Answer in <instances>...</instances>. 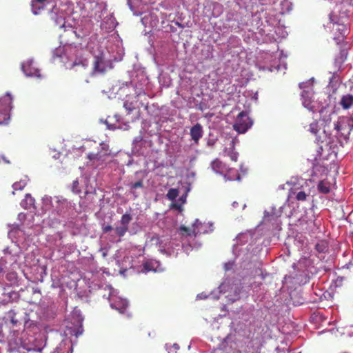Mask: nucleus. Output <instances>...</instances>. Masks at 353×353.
Instances as JSON below:
<instances>
[{
    "label": "nucleus",
    "mask_w": 353,
    "mask_h": 353,
    "mask_svg": "<svg viewBox=\"0 0 353 353\" xmlns=\"http://www.w3.org/2000/svg\"><path fill=\"white\" fill-rule=\"evenodd\" d=\"M67 68L72 71L79 77H86L90 72L89 61L83 57H77L71 64L67 66Z\"/></svg>",
    "instance_id": "nucleus-1"
},
{
    "label": "nucleus",
    "mask_w": 353,
    "mask_h": 353,
    "mask_svg": "<svg viewBox=\"0 0 353 353\" xmlns=\"http://www.w3.org/2000/svg\"><path fill=\"white\" fill-rule=\"evenodd\" d=\"M12 99L10 94H6L0 99V125L8 124L10 119Z\"/></svg>",
    "instance_id": "nucleus-2"
},
{
    "label": "nucleus",
    "mask_w": 353,
    "mask_h": 353,
    "mask_svg": "<svg viewBox=\"0 0 353 353\" xmlns=\"http://www.w3.org/2000/svg\"><path fill=\"white\" fill-rule=\"evenodd\" d=\"M111 156V151L107 144L103 143L101 145V148L97 152H90L88 154V159L93 163H97V165H101L105 162Z\"/></svg>",
    "instance_id": "nucleus-3"
},
{
    "label": "nucleus",
    "mask_w": 353,
    "mask_h": 353,
    "mask_svg": "<svg viewBox=\"0 0 353 353\" xmlns=\"http://www.w3.org/2000/svg\"><path fill=\"white\" fill-rule=\"evenodd\" d=\"M252 125V121L248 117L247 112H241L234 124V129L239 133H245Z\"/></svg>",
    "instance_id": "nucleus-4"
},
{
    "label": "nucleus",
    "mask_w": 353,
    "mask_h": 353,
    "mask_svg": "<svg viewBox=\"0 0 353 353\" xmlns=\"http://www.w3.org/2000/svg\"><path fill=\"white\" fill-rule=\"evenodd\" d=\"M334 16L332 14H330V20L332 23H334L333 30L335 31L336 36L334 37V39L340 41L343 40L349 33V29L347 26L344 23H341L339 22H335L334 19Z\"/></svg>",
    "instance_id": "nucleus-5"
},
{
    "label": "nucleus",
    "mask_w": 353,
    "mask_h": 353,
    "mask_svg": "<svg viewBox=\"0 0 353 353\" xmlns=\"http://www.w3.org/2000/svg\"><path fill=\"white\" fill-rule=\"evenodd\" d=\"M108 70V65L101 57L95 56L90 76L93 77L97 74H104Z\"/></svg>",
    "instance_id": "nucleus-6"
},
{
    "label": "nucleus",
    "mask_w": 353,
    "mask_h": 353,
    "mask_svg": "<svg viewBox=\"0 0 353 353\" xmlns=\"http://www.w3.org/2000/svg\"><path fill=\"white\" fill-rule=\"evenodd\" d=\"M21 69L27 77L41 78L40 71L37 68L32 60H28L21 65Z\"/></svg>",
    "instance_id": "nucleus-7"
},
{
    "label": "nucleus",
    "mask_w": 353,
    "mask_h": 353,
    "mask_svg": "<svg viewBox=\"0 0 353 353\" xmlns=\"http://www.w3.org/2000/svg\"><path fill=\"white\" fill-rule=\"evenodd\" d=\"M334 125L336 134L340 136L349 135L352 130L345 119H339Z\"/></svg>",
    "instance_id": "nucleus-8"
},
{
    "label": "nucleus",
    "mask_w": 353,
    "mask_h": 353,
    "mask_svg": "<svg viewBox=\"0 0 353 353\" xmlns=\"http://www.w3.org/2000/svg\"><path fill=\"white\" fill-rule=\"evenodd\" d=\"M199 225H201V222L199 221V219H196L191 228L181 225L179 229L181 232H185L187 236H196L198 234L204 233V232L197 229Z\"/></svg>",
    "instance_id": "nucleus-9"
},
{
    "label": "nucleus",
    "mask_w": 353,
    "mask_h": 353,
    "mask_svg": "<svg viewBox=\"0 0 353 353\" xmlns=\"http://www.w3.org/2000/svg\"><path fill=\"white\" fill-rule=\"evenodd\" d=\"M203 134V127L200 123H196L190 128V134L194 143L197 144Z\"/></svg>",
    "instance_id": "nucleus-10"
},
{
    "label": "nucleus",
    "mask_w": 353,
    "mask_h": 353,
    "mask_svg": "<svg viewBox=\"0 0 353 353\" xmlns=\"http://www.w3.org/2000/svg\"><path fill=\"white\" fill-rule=\"evenodd\" d=\"M289 194L290 197L294 196L295 199L298 201H305L310 196V191L307 193L301 188L299 191H298V189L292 188Z\"/></svg>",
    "instance_id": "nucleus-11"
},
{
    "label": "nucleus",
    "mask_w": 353,
    "mask_h": 353,
    "mask_svg": "<svg viewBox=\"0 0 353 353\" xmlns=\"http://www.w3.org/2000/svg\"><path fill=\"white\" fill-rule=\"evenodd\" d=\"M211 168L213 171L221 174H225L228 170L227 165L218 159L211 163Z\"/></svg>",
    "instance_id": "nucleus-12"
},
{
    "label": "nucleus",
    "mask_w": 353,
    "mask_h": 353,
    "mask_svg": "<svg viewBox=\"0 0 353 353\" xmlns=\"http://www.w3.org/2000/svg\"><path fill=\"white\" fill-rule=\"evenodd\" d=\"M63 21V19L61 17L57 18L56 20L57 25L60 24V29H63L65 32H68V34L70 36H74V37H78L77 32L74 30V28L70 25H66L65 22L61 24V22Z\"/></svg>",
    "instance_id": "nucleus-13"
},
{
    "label": "nucleus",
    "mask_w": 353,
    "mask_h": 353,
    "mask_svg": "<svg viewBox=\"0 0 353 353\" xmlns=\"http://www.w3.org/2000/svg\"><path fill=\"white\" fill-rule=\"evenodd\" d=\"M341 105L344 109H348L353 105V95H343L340 101Z\"/></svg>",
    "instance_id": "nucleus-14"
},
{
    "label": "nucleus",
    "mask_w": 353,
    "mask_h": 353,
    "mask_svg": "<svg viewBox=\"0 0 353 353\" xmlns=\"http://www.w3.org/2000/svg\"><path fill=\"white\" fill-rule=\"evenodd\" d=\"M34 199L30 194H26L21 205L25 209H30L32 207H34Z\"/></svg>",
    "instance_id": "nucleus-15"
},
{
    "label": "nucleus",
    "mask_w": 353,
    "mask_h": 353,
    "mask_svg": "<svg viewBox=\"0 0 353 353\" xmlns=\"http://www.w3.org/2000/svg\"><path fill=\"white\" fill-rule=\"evenodd\" d=\"M317 189L321 193L327 194L330 192V183L325 180L320 181L317 185Z\"/></svg>",
    "instance_id": "nucleus-16"
},
{
    "label": "nucleus",
    "mask_w": 353,
    "mask_h": 353,
    "mask_svg": "<svg viewBox=\"0 0 353 353\" xmlns=\"http://www.w3.org/2000/svg\"><path fill=\"white\" fill-rule=\"evenodd\" d=\"M179 195V190L176 188H171L167 193V198L170 200H174Z\"/></svg>",
    "instance_id": "nucleus-17"
},
{
    "label": "nucleus",
    "mask_w": 353,
    "mask_h": 353,
    "mask_svg": "<svg viewBox=\"0 0 353 353\" xmlns=\"http://www.w3.org/2000/svg\"><path fill=\"white\" fill-rule=\"evenodd\" d=\"M132 216L130 214L126 213L124 214L121 219V223L122 225L128 226L129 223L132 221Z\"/></svg>",
    "instance_id": "nucleus-18"
},
{
    "label": "nucleus",
    "mask_w": 353,
    "mask_h": 353,
    "mask_svg": "<svg viewBox=\"0 0 353 353\" xmlns=\"http://www.w3.org/2000/svg\"><path fill=\"white\" fill-rule=\"evenodd\" d=\"M128 226L121 225V226L117 227L115 228L116 234L120 237L123 236L125 234V233L128 232Z\"/></svg>",
    "instance_id": "nucleus-19"
},
{
    "label": "nucleus",
    "mask_w": 353,
    "mask_h": 353,
    "mask_svg": "<svg viewBox=\"0 0 353 353\" xmlns=\"http://www.w3.org/2000/svg\"><path fill=\"white\" fill-rule=\"evenodd\" d=\"M56 202L57 203V206L56 207L57 212L59 215H62L64 213L63 208L65 205V201L57 200Z\"/></svg>",
    "instance_id": "nucleus-20"
},
{
    "label": "nucleus",
    "mask_w": 353,
    "mask_h": 353,
    "mask_svg": "<svg viewBox=\"0 0 353 353\" xmlns=\"http://www.w3.org/2000/svg\"><path fill=\"white\" fill-rule=\"evenodd\" d=\"M307 130L312 132V134H316L319 131L318 123L316 121H314L313 122H312L308 125V128L307 129Z\"/></svg>",
    "instance_id": "nucleus-21"
},
{
    "label": "nucleus",
    "mask_w": 353,
    "mask_h": 353,
    "mask_svg": "<svg viewBox=\"0 0 353 353\" xmlns=\"http://www.w3.org/2000/svg\"><path fill=\"white\" fill-rule=\"evenodd\" d=\"M72 191L74 194H80L81 192V188L79 186V182L78 179L73 181L72 184Z\"/></svg>",
    "instance_id": "nucleus-22"
},
{
    "label": "nucleus",
    "mask_w": 353,
    "mask_h": 353,
    "mask_svg": "<svg viewBox=\"0 0 353 353\" xmlns=\"http://www.w3.org/2000/svg\"><path fill=\"white\" fill-rule=\"evenodd\" d=\"M26 185V183L24 181H20L15 182L12 186L14 190H21L25 188Z\"/></svg>",
    "instance_id": "nucleus-23"
},
{
    "label": "nucleus",
    "mask_w": 353,
    "mask_h": 353,
    "mask_svg": "<svg viewBox=\"0 0 353 353\" xmlns=\"http://www.w3.org/2000/svg\"><path fill=\"white\" fill-rule=\"evenodd\" d=\"M122 305H122V307H117V306H116V305H115V304H114V305L112 304V307H115V308H116L117 310H119V312L120 313H124V312H125V310H126V308H127V307H128V303L126 301H124L122 303Z\"/></svg>",
    "instance_id": "nucleus-24"
},
{
    "label": "nucleus",
    "mask_w": 353,
    "mask_h": 353,
    "mask_svg": "<svg viewBox=\"0 0 353 353\" xmlns=\"http://www.w3.org/2000/svg\"><path fill=\"white\" fill-rule=\"evenodd\" d=\"M143 186V181L142 180H139L135 183H130V188L132 190V189H137V188H142Z\"/></svg>",
    "instance_id": "nucleus-25"
},
{
    "label": "nucleus",
    "mask_w": 353,
    "mask_h": 353,
    "mask_svg": "<svg viewBox=\"0 0 353 353\" xmlns=\"http://www.w3.org/2000/svg\"><path fill=\"white\" fill-rule=\"evenodd\" d=\"M186 200V196L183 195L180 197L179 201L181 202V204L175 203L173 205V207L177 210H181V205L183 204L185 202Z\"/></svg>",
    "instance_id": "nucleus-26"
},
{
    "label": "nucleus",
    "mask_w": 353,
    "mask_h": 353,
    "mask_svg": "<svg viewBox=\"0 0 353 353\" xmlns=\"http://www.w3.org/2000/svg\"><path fill=\"white\" fill-rule=\"evenodd\" d=\"M123 107L129 112H132L134 107L133 106L132 103H128V101L124 102Z\"/></svg>",
    "instance_id": "nucleus-27"
},
{
    "label": "nucleus",
    "mask_w": 353,
    "mask_h": 353,
    "mask_svg": "<svg viewBox=\"0 0 353 353\" xmlns=\"http://www.w3.org/2000/svg\"><path fill=\"white\" fill-rule=\"evenodd\" d=\"M316 250H317L319 252H325V247H323V243H322V244L318 243V244H316Z\"/></svg>",
    "instance_id": "nucleus-28"
},
{
    "label": "nucleus",
    "mask_w": 353,
    "mask_h": 353,
    "mask_svg": "<svg viewBox=\"0 0 353 353\" xmlns=\"http://www.w3.org/2000/svg\"><path fill=\"white\" fill-rule=\"evenodd\" d=\"M143 268L146 272H148L152 270L150 267V263L149 262H146L143 264Z\"/></svg>",
    "instance_id": "nucleus-29"
},
{
    "label": "nucleus",
    "mask_w": 353,
    "mask_h": 353,
    "mask_svg": "<svg viewBox=\"0 0 353 353\" xmlns=\"http://www.w3.org/2000/svg\"><path fill=\"white\" fill-rule=\"evenodd\" d=\"M112 230V227L110 225L105 226L103 228V232L107 233Z\"/></svg>",
    "instance_id": "nucleus-30"
},
{
    "label": "nucleus",
    "mask_w": 353,
    "mask_h": 353,
    "mask_svg": "<svg viewBox=\"0 0 353 353\" xmlns=\"http://www.w3.org/2000/svg\"><path fill=\"white\" fill-rule=\"evenodd\" d=\"M230 159L234 161H236L237 160V154L236 153H232L230 154Z\"/></svg>",
    "instance_id": "nucleus-31"
},
{
    "label": "nucleus",
    "mask_w": 353,
    "mask_h": 353,
    "mask_svg": "<svg viewBox=\"0 0 353 353\" xmlns=\"http://www.w3.org/2000/svg\"><path fill=\"white\" fill-rule=\"evenodd\" d=\"M202 228H203V224L201 223V225H198L197 229H199V230H201V231H203V232H205V230H203V229H202Z\"/></svg>",
    "instance_id": "nucleus-32"
},
{
    "label": "nucleus",
    "mask_w": 353,
    "mask_h": 353,
    "mask_svg": "<svg viewBox=\"0 0 353 353\" xmlns=\"http://www.w3.org/2000/svg\"><path fill=\"white\" fill-rule=\"evenodd\" d=\"M37 2L40 3H45L47 0H36Z\"/></svg>",
    "instance_id": "nucleus-33"
},
{
    "label": "nucleus",
    "mask_w": 353,
    "mask_h": 353,
    "mask_svg": "<svg viewBox=\"0 0 353 353\" xmlns=\"http://www.w3.org/2000/svg\"><path fill=\"white\" fill-rule=\"evenodd\" d=\"M324 121H325V123H327V122H328V121H330V119H324Z\"/></svg>",
    "instance_id": "nucleus-34"
},
{
    "label": "nucleus",
    "mask_w": 353,
    "mask_h": 353,
    "mask_svg": "<svg viewBox=\"0 0 353 353\" xmlns=\"http://www.w3.org/2000/svg\"><path fill=\"white\" fill-rule=\"evenodd\" d=\"M307 108L309 110H310L313 111V110H312V107H307Z\"/></svg>",
    "instance_id": "nucleus-35"
},
{
    "label": "nucleus",
    "mask_w": 353,
    "mask_h": 353,
    "mask_svg": "<svg viewBox=\"0 0 353 353\" xmlns=\"http://www.w3.org/2000/svg\"><path fill=\"white\" fill-rule=\"evenodd\" d=\"M128 127H129V125H126V127H125V128H124V130H128Z\"/></svg>",
    "instance_id": "nucleus-36"
},
{
    "label": "nucleus",
    "mask_w": 353,
    "mask_h": 353,
    "mask_svg": "<svg viewBox=\"0 0 353 353\" xmlns=\"http://www.w3.org/2000/svg\"><path fill=\"white\" fill-rule=\"evenodd\" d=\"M85 81L86 83H89V80H88V79H86V78L85 79Z\"/></svg>",
    "instance_id": "nucleus-37"
},
{
    "label": "nucleus",
    "mask_w": 353,
    "mask_h": 353,
    "mask_svg": "<svg viewBox=\"0 0 353 353\" xmlns=\"http://www.w3.org/2000/svg\"><path fill=\"white\" fill-rule=\"evenodd\" d=\"M33 14H38V12H36V11H34V10H33Z\"/></svg>",
    "instance_id": "nucleus-38"
},
{
    "label": "nucleus",
    "mask_w": 353,
    "mask_h": 353,
    "mask_svg": "<svg viewBox=\"0 0 353 353\" xmlns=\"http://www.w3.org/2000/svg\"><path fill=\"white\" fill-rule=\"evenodd\" d=\"M175 348H179L178 345L174 344Z\"/></svg>",
    "instance_id": "nucleus-39"
}]
</instances>
